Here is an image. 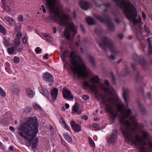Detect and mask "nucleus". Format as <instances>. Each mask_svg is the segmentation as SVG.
I'll list each match as a JSON object with an SVG mask.
<instances>
[{
	"label": "nucleus",
	"instance_id": "1",
	"mask_svg": "<svg viewBox=\"0 0 152 152\" xmlns=\"http://www.w3.org/2000/svg\"><path fill=\"white\" fill-rule=\"evenodd\" d=\"M103 102L105 106L106 111L108 112L111 115V119L112 121L115 120L117 116L121 123L125 127L124 129L122 127L120 128L122 134L125 138V140L128 143L132 142L137 145L138 143L140 144L142 143L143 138L138 135L136 134L135 137V139L133 138L132 135L128 131L130 130L132 133H137V130L138 128L137 120L135 115L131 116L132 111L129 108L124 110V106L122 102H118L116 104L118 112L120 114L115 113L112 107L110 104L106 103V101L104 98Z\"/></svg>",
	"mask_w": 152,
	"mask_h": 152
},
{
	"label": "nucleus",
	"instance_id": "2",
	"mask_svg": "<svg viewBox=\"0 0 152 152\" xmlns=\"http://www.w3.org/2000/svg\"><path fill=\"white\" fill-rule=\"evenodd\" d=\"M46 5L50 12L53 14L51 15L47 19L48 22H50V20L53 21L59 20L60 25L63 26L65 23V20H66L69 18V15L63 14L61 16L60 9L58 7L56 9V6L58 0H45Z\"/></svg>",
	"mask_w": 152,
	"mask_h": 152
},
{
	"label": "nucleus",
	"instance_id": "3",
	"mask_svg": "<svg viewBox=\"0 0 152 152\" xmlns=\"http://www.w3.org/2000/svg\"><path fill=\"white\" fill-rule=\"evenodd\" d=\"M75 50H72L70 53V62L72 65L71 69L74 74L77 75L78 78L82 77L83 79H85L88 76L87 68L85 64H80L76 58H80V57L75 55Z\"/></svg>",
	"mask_w": 152,
	"mask_h": 152
},
{
	"label": "nucleus",
	"instance_id": "4",
	"mask_svg": "<svg viewBox=\"0 0 152 152\" xmlns=\"http://www.w3.org/2000/svg\"><path fill=\"white\" fill-rule=\"evenodd\" d=\"M116 3V5L119 6L121 8L124 7L123 12L126 18L130 20L133 19V25H141V19L138 20L136 18L137 12L136 8L134 5L130 1H128L127 4H126L124 1L123 3L118 4L120 2V0H113Z\"/></svg>",
	"mask_w": 152,
	"mask_h": 152
},
{
	"label": "nucleus",
	"instance_id": "5",
	"mask_svg": "<svg viewBox=\"0 0 152 152\" xmlns=\"http://www.w3.org/2000/svg\"><path fill=\"white\" fill-rule=\"evenodd\" d=\"M37 116L29 117V135L36 137L39 132V122Z\"/></svg>",
	"mask_w": 152,
	"mask_h": 152
},
{
	"label": "nucleus",
	"instance_id": "6",
	"mask_svg": "<svg viewBox=\"0 0 152 152\" xmlns=\"http://www.w3.org/2000/svg\"><path fill=\"white\" fill-rule=\"evenodd\" d=\"M99 45L105 53L107 51L106 47L108 48L112 53L115 52L114 45L112 40L108 37L105 36L103 37L102 42L99 43Z\"/></svg>",
	"mask_w": 152,
	"mask_h": 152
},
{
	"label": "nucleus",
	"instance_id": "7",
	"mask_svg": "<svg viewBox=\"0 0 152 152\" xmlns=\"http://www.w3.org/2000/svg\"><path fill=\"white\" fill-rule=\"evenodd\" d=\"M25 122L22 123L18 129L19 135L24 138L27 143L28 142V118L25 119Z\"/></svg>",
	"mask_w": 152,
	"mask_h": 152
},
{
	"label": "nucleus",
	"instance_id": "8",
	"mask_svg": "<svg viewBox=\"0 0 152 152\" xmlns=\"http://www.w3.org/2000/svg\"><path fill=\"white\" fill-rule=\"evenodd\" d=\"M99 80V76L96 75L92 77L90 80V82L92 83V84H89L88 81L86 80L83 82V85L85 87L91 89L92 92L94 93V94L96 95L98 94V91L96 90V84L98 83Z\"/></svg>",
	"mask_w": 152,
	"mask_h": 152
},
{
	"label": "nucleus",
	"instance_id": "9",
	"mask_svg": "<svg viewBox=\"0 0 152 152\" xmlns=\"http://www.w3.org/2000/svg\"><path fill=\"white\" fill-rule=\"evenodd\" d=\"M133 58L135 62L142 65L144 69L148 70V64L146 61L143 56H138L136 53H134L133 55Z\"/></svg>",
	"mask_w": 152,
	"mask_h": 152
},
{
	"label": "nucleus",
	"instance_id": "10",
	"mask_svg": "<svg viewBox=\"0 0 152 152\" xmlns=\"http://www.w3.org/2000/svg\"><path fill=\"white\" fill-rule=\"evenodd\" d=\"M118 137L117 130L116 129L112 130L110 136L106 137L107 143L109 145L114 144L116 143Z\"/></svg>",
	"mask_w": 152,
	"mask_h": 152
},
{
	"label": "nucleus",
	"instance_id": "11",
	"mask_svg": "<svg viewBox=\"0 0 152 152\" xmlns=\"http://www.w3.org/2000/svg\"><path fill=\"white\" fill-rule=\"evenodd\" d=\"M70 32L73 37H74L77 33L75 25L73 24H70L68 29H65L64 31V35L65 37L68 39H69L70 38Z\"/></svg>",
	"mask_w": 152,
	"mask_h": 152
},
{
	"label": "nucleus",
	"instance_id": "12",
	"mask_svg": "<svg viewBox=\"0 0 152 152\" xmlns=\"http://www.w3.org/2000/svg\"><path fill=\"white\" fill-rule=\"evenodd\" d=\"M29 145L31 146L32 149H36L39 142V137H33L32 135H29Z\"/></svg>",
	"mask_w": 152,
	"mask_h": 152
},
{
	"label": "nucleus",
	"instance_id": "13",
	"mask_svg": "<svg viewBox=\"0 0 152 152\" xmlns=\"http://www.w3.org/2000/svg\"><path fill=\"white\" fill-rule=\"evenodd\" d=\"M43 80L46 82L51 84L54 82V78L52 75L48 72L43 73Z\"/></svg>",
	"mask_w": 152,
	"mask_h": 152
},
{
	"label": "nucleus",
	"instance_id": "14",
	"mask_svg": "<svg viewBox=\"0 0 152 152\" xmlns=\"http://www.w3.org/2000/svg\"><path fill=\"white\" fill-rule=\"evenodd\" d=\"M79 4L80 7L84 10H87L91 7L90 2L83 0L79 1Z\"/></svg>",
	"mask_w": 152,
	"mask_h": 152
},
{
	"label": "nucleus",
	"instance_id": "15",
	"mask_svg": "<svg viewBox=\"0 0 152 152\" xmlns=\"http://www.w3.org/2000/svg\"><path fill=\"white\" fill-rule=\"evenodd\" d=\"M102 15L105 17L104 18L102 16L99 15H95V17L97 19L102 23H105L107 21V19H111L110 17L107 15L106 13L104 12L103 13Z\"/></svg>",
	"mask_w": 152,
	"mask_h": 152
},
{
	"label": "nucleus",
	"instance_id": "16",
	"mask_svg": "<svg viewBox=\"0 0 152 152\" xmlns=\"http://www.w3.org/2000/svg\"><path fill=\"white\" fill-rule=\"evenodd\" d=\"M71 126L72 129L75 132H80L81 130L80 126L74 121H72L70 122Z\"/></svg>",
	"mask_w": 152,
	"mask_h": 152
},
{
	"label": "nucleus",
	"instance_id": "17",
	"mask_svg": "<svg viewBox=\"0 0 152 152\" xmlns=\"http://www.w3.org/2000/svg\"><path fill=\"white\" fill-rule=\"evenodd\" d=\"M62 94L63 98L65 99H68L74 98L73 96L71 94V91L68 89L64 90L63 91Z\"/></svg>",
	"mask_w": 152,
	"mask_h": 152
},
{
	"label": "nucleus",
	"instance_id": "18",
	"mask_svg": "<svg viewBox=\"0 0 152 152\" xmlns=\"http://www.w3.org/2000/svg\"><path fill=\"white\" fill-rule=\"evenodd\" d=\"M131 66L132 69L136 73L135 77L136 81L138 83L140 82L142 80V77L140 76L139 71L136 68V65L134 64H131Z\"/></svg>",
	"mask_w": 152,
	"mask_h": 152
},
{
	"label": "nucleus",
	"instance_id": "19",
	"mask_svg": "<svg viewBox=\"0 0 152 152\" xmlns=\"http://www.w3.org/2000/svg\"><path fill=\"white\" fill-rule=\"evenodd\" d=\"M79 105L78 104L75 103L73 106L72 108V113H77V115H80L81 113V111L79 110Z\"/></svg>",
	"mask_w": 152,
	"mask_h": 152
},
{
	"label": "nucleus",
	"instance_id": "20",
	"mask_svg": "<svg viewBox=\"0 0 152 152\" xmlns=\"http://www.w3.org/2000/svg\"><path fill=\"white\" fill-rule=\"evenodd\" d=\"M39 89L40 92L44 96L48 98L49 97V94L47 90L42 87H39Z\"/></svg>",
	"mask_w": 152,
	"mask_h": 152
},
{
	"label": "nucleus",
	"instance_id": "21",
	"mask_svg": "<svg viewBox=\"0 0 152 152\" xmlns=\"http://www.w3.org/2000/svg\"><path fill=\"white\" fill-rule=\"evenodd\" d=\"M58 89L56 88L52 89L51 92V96L53 100H56L58 96Z\"/></svg>",
	"mask_w": 152,
	"mask_h": 152
},
{
	"label": "nucleus",
	"instance_id": "22",
	"mask_svg": "<svg viewBox=\"0 0 152 152\" xmlns=\"http://www.w3.org/2000/svg\"><path fill=\"white\" fill-rule=\"evenodd\" d=\"M105 23H107V26L108 30L110 31H112L115 29V26L111 22V20L107 19V21Z\"/></svg>",
	"mask_w": 152,
	"mask_h": 152
},
{
	"label": "nucleus",
	"instance_id": "23",
	"mask_svg": "<svg viewBox=\"0 0 152 152\" xmlns=\"http://www.w3.org/2000/svg\"><path fill=\"white\" fill-rule=\"evenodd\" d=\"M63 136L64 138L69 143L72 142V138L70 135L68 133H65L63 134Z\"/></svg>",
	"mask_w": 152,
	"mask_h": 152
},
{
	"label": "nucleus",
	"instance_id": "24",
	"mask_svg": "<svg viewBox=\"0 0 152 152\" xmlns=\"http://www.w3.org/2000/svg\"><path fill=\"white\" fill-rule=\"evenodd\" d=\"M129 90L128 89H124L123 90V97L125 102L126 104L128 103V101L126 97V94L128 92Z\"/></svg>",
	"mask_w": 152,
	"mask_h": 152
},
{
	"label": "nucleus",
	"instance_id": "25",
	"mask_svg": "<svg viewBox=\"0 0 152 152\" xmlns=\"http://www.w3.org/2000/svg\"><path fill=\"white\" fill-rule=\"evenodd\" d=\"M138 105L139 109L141 113L143 115L146 114V111L145 107L143 105H142L140 102H138Z\"/></svg>",
	"mask_w": 152,
	"mask_h": 152
},
{
	"label": "nucleus",
	"instance_id": "26",
	"mask_svg": "<svg viewBox=\"0 0 152 152\" xmlns=\"http://www.w3.org/2000/svg\"><path fill=\"white\" fill-rule=\"evenodd\" d=\"M86 20L88 25H93L95 24L94 19L91 17H88L86 18Z\"/></svg>",
	"mask_w": 152,
	"mask_h": 152
},
{
	"label": "nucleus",
	"instance_id": "27",
	"mask_svg": "<svg viewBox=\"0 0 152 152\" xmlns=\"http://www.w3.org/2000/svg\"><path fill=\"white\" fill-rule=\"evenodd\" d=\"M4 41V45L6 47H9L11 46V45L9 43L10 41V39L9 37H3Z\"/></svg>",
	"mask_w": 152,
	"mask_h": 152
},
{
	"label": "nucleus",
	"instance_id": "28",
	"mask_svg": "<svg viewBox=\"0 0 152 152\" xmlns=\"http://www.w3.org/2000/svg\"><path fill=\"white\" fill-rule=\"evenodd\" d=\"M88 58L89 61L91 63L92 65L94 66H95L96 65V63L94 58L90 55H88Z\"/></svg>",
	"mask_w": 152,
	"mask_h": 152
},
{
	"label": "nucleus",
	"instance_id": "29",
	"mask_svg": "<svg viewBox=\"0 0 152 152\" xmlns=\"http://www.w3.org/2000/svg\"><path fill=\"white\" fill-rule=\"evenodd\" d=\"M32 106L34 109L36 110H39L41 111L42 109L41 106L37 103H34L32 104Z\"/></svg>",
	"mask_w": 152,
	"mask_h": 152
},
{
	"label": "nucleus",
	"instance_id": "30",
	"mask_svg": "<svg viewBox=\"0 0 152 152\" xmlns=\"http://www.w3.org/2000/svg\"><path fill=\"white\" fill-rule=\"evenodd\" d=\"M5 20L8 21L10 24H13L15 23L14 20L9 17H5Z\"/></svg>",
	"mask_w": 152,
	"mask_h": 152
},
{
	"label": "nucleus",
	"instance_id": "31",
	"mask_svg": "<svg viewBox=\"0 0 152 152\" xmlns=\"http://www.w3.org/2000/svg\"><path fill=\"white\" fill-rule=\"evenodd\" d=\"M110 76L111 77L112 79L111 82L112 83L114 84H116V80L113 74V73L112 72H110Z\"/></svg>",
	"mask_w": 152,
	"mask_h": 152
},
{
	"label": "nucleus",
	"instance_id": "32",
	"mask_svg": "<svg viewBox=\"0 0 152 152\" xmlns=\"http://www.w3.org/2000/svg\"><path fill=\"white\" fill-rule=\"evenodd\" d=\"M2 7L7 12H9L10 10V9L5 3L3 4Z\"/></svg>",
	"mask_w": 152,
	"mask_h": 152
},
{
	"label": "nucleus",
	"instance_id": "33",
	"mask_svg": "<svg viewBox=\"0 0 152 152\" xmlns=\"http://www.w3.org/2000/svg\"><path fill=\"white\" fill-rule=\"evenodd\" d=\"M14 45L15 47H18L20 44V39H15L14 41Z\"/></svg>",
	"mask_w": 152,
	"mask_h": 152
},
{
	"label": "nucleus",
	"instance_id": "34",
	"mask_svg": "<svg viewBox=\"0 0 152 152\" xmlns=\"http://www.w3.org/2000/svg\"><path fill=\"white\" fill-rule=\"evenodd\" d=\"M15 50V48L14 47H11L8 48L7 49V51L8 53L10 54H12Z\"/></svg>",
	"mask_w": 152,
	"mask_h": 152
},
{
	"label": "nucleus",
	"instance_id": "35",
	"mask_svg": "<svg viewBox=\"0 0 152 152\" xmlns=\"http://www.w3.org/2000/svg\"><path fill=\"white\" fill-rule=\"evenodd\" d=\"M35 95V93L34 91L29 88V97L32 98Z\"/></svg>",
	"mask_w": 152,
	"mask_h": 152
},
{
	"label": "nucleus",
	"instance_id": "36",
	"mask_svg": "<svg viewBox=\"0 0 152 152\" xmlns=\"http://www.w3.org/2000/svg\"><path fill=\"white\" fill-rule=\"evenodd\" d=\"M0 31L5 34L6 32V29L2 25L0 24Z\"/></svg>",
	"mask_w": 152,
	"mask_h": 152
},
{
	"label": "nucleus",
	"instance_id": "37",
	"mask_svg": "<svg viewBox=\"0 0 152 152\" xmlns=\"http://www.w3.org/2000/svg\"><path fill=\"white\" fill-rule=\"evenodd\" d=\"M88 140L89 141V144L93 147H95V144L93 140H92V139L91 138L89 137L88 138Z\"/></svg>",
	"mask_w": 152,
	"mask_h": 152
},
{
	"label": "nucleus",
	"instance_id": "38",
	"mask_svg": "<svg viewBox=\"0 0 152 152\" xmlns=\"http://www.w3.org/2000/svg\"><path fill=\"white\" fill-rule=\"evenodd\" d=\"M61 120L62 121V123L63 124H64V128L65 129L67 130L68 131H69V128L67 126V125L66 124V123L65 122V121H64V120L62 118H61Z\"/></svg>",
	"mask_w": 152,
	"mask_h": 152
},
{
	"label": "nucleus",
	"instance_id": "39",
	"mask_svg": "<svg viewBox=\"0 0 152 152\" xmlns=\"http://www.w3.org/2000/svg\"><path fill=\"white\" fill-rule=\"evenodd\" d=\"M61 142L62 144L64 146H65L67 149H68V148H69L68 145L66 143V142L64 140L62 139L61 140Z\"/></svg>",
	"mask_w": 152,
	"mask_h": 152
},
{
	"label": "nucleus",
	"instance_id": "40",
	"mask_svg": "<svg viewBox=\"0 0 152 152\" xmlns=\"http://www.w3.org/2000/svg\"><path fill=\"white\" fill-rule=\"evenodd\" d=\"M148 133L147 132L144 131L142 132V137L145 140L148 137Z\"/></svg>",
	"mask_w": 152,
	"mask_h": 152
},
{
	"label": "nucleus",
	"instance_id": "41",
	"mask_svg": "<svg viewBox=\"0 0 152 152\" xmlns=\"http://www.w3.org/2000/svg\"><path fill=\"white\" fill-rule=\"evenodd\" d=\"M68 53L69 52L67 50H65L62 54H61V56H63V57L64 58H67V57L68 56L66 54H68Z\"/></svg>",
	"mask_w": 152,
	"mask_h": 152
},
{
	"label": "nucleus",
	"instance_id": "42",
	"mask_svg": "<svg viewBox=\"0 0 152 152\" xmlns=\"http://www.w3.org/2000/svg\"><path fill=\"white\" fill-rule=\"evenodd\" d=\"M0 94L2 97L6 96V93L4 90L0 87Z\"/></svg>",
	"mask_w": 152,
	"mask_h": 152
},
{
	"label": "nucleus",
	"instance_id": "43",
	"mask_svg": "<svg viewBox=\"0 0 152 152\" xmlns=\"http://www.w3.org/2000/svg\"><path fill=\"white\" fill-rule=\"evenodd\" d=\"M41 51L42 50L39 47H37L35 49V52L37 54H39Z\"/></svg>",
	"mask_w": 152,
	"mask_h": 152
},
{
	"label": "nucleus",
	"instance_id": "44",
	"mask_svg": "<svg viewBox=\"0 0 152 152\" xmlns=\"http://www.w3.org/2000/svg\"><path fill=\"white\" fill-rule=\"evenodd\" d=\"M143 28L145 31L146 33H150V31L149 28L146 25H145L144 26Z\"/></svg>",
	"mask_w": 152,
	"mask_h": 152
},
{
	"label": "nucleus",
	"instance_id": "45",
	"mask_svg": "<svg viewBox=\"0 0 152 152\" xmlns=\"http://www.w3.org/2000/svg\"><path fill=\"white\" fill-rule=\"evenodd\" d=\"M22 35V34L21 33L20 31H18L16 34L17 39H20L21 38Z\"/></svg>",
	"mask_w": 152,
	"mask_h": 152
},
{
	"label": "nucleus",
	"instance_id": "46",
	"mask_svg": "<svg viewBox=\"0 0 152 152\" xmlns=\"http://www.w3.org/2000/svg\"><path fill=\"white\" fill-rule=\"evenodd\" d=\"M13 60L14 62L15 63L17 64L19 62L20 59L18 57H15L14 58Z\"/></svg>",
	"mask_w": 152,
	"mask_h": 152
},
{
	"label": "nucleus",
	"instance_id": "47",
	"mask_svg": "<svg viewBox=\"0 0 152 152\" xmlns=\"http://www.w3.org/2000/svg\"><path fill=\"white\" fill-rule=\"evenodd\" d=\"M148 53L151 54L152 53V45H151V44L150 45H148Z\"/></svg>",
	"mask_w": 152,
	"mask_h": 152
},
{
	"label": "nucleus",
	"instance_id": "48",
	"mask_svg": "<svg viewBox=\"0 0 152 152\" xmlns=\"http://www.w3.org/2000/svg\"><path fill=\"white\" fill-rule=\"evenodd\" d=\"M21 28V26L20 25H17L15 26V30L16 31L20 30Z\"/></svg>",
	"mask_w": 152,
	"mask_h": 152
},
{
	"label": "nucleus",
	"instance_id": "49",
	"mask_svg": "<svg viewBox=\"0 0 152 152\" xmlns=\"http://www.w3.org/2000/svg\"><path fill=\"white\" fill-rule=\"evenodd\" d=\"M89 96L88 95H84L82 96V98L84 100H87L89 98Z\"/></svg>",
	"mask_w": 152,
	"mask_h": 152
},
{
	"label": "nucleus",
	"instance_id": "50",
	"mask_svg": "<svg viewBox=\"0 0 152 152\" xmlns=\"http://www.w3.org/2000/svg\"><path fill=\"white\" fill-rule=\"evenodd\" d=\"M139 148L140 150V152H147L146 151H145V148L144 146H140L139 147Z\"/></svg>",
	"mask_w": 152,
	"mask_h": 152
},
{
	"label": "nucleus",
	"instance_id": "51",
	"mask_svg": "<svg viewBox=\"0 0 152 152\" xmlns=\"http://www.w3.org/2000/svg\"><path fill=\"white\" fill-rule=\"evenodd\" d=\"M80 28L81 30L84 33L86 31L85 30V28L83 25L81 24H80Z\"/></svg>",
	"mask_w": 152,
	"mask_h": 152
},
{
	"label": "nucleus",
	"instance_id": "52",
	"mask_svg": "<svg viewBox=\"0 0 152 152\" xmlns=\"http://www.w3.org/2000/svg\"><path fill=\"white\" fill-rule=\"evenodd\" d=\"M18 19L19 21L20 22L22 21L23 20V16L21 15H19L18 17Z\"/></svg>",
	"mask_w": 152,
	"mask_h": 152
},
{
	"label": "nucleus",
	"instance_id": "53",
	"mask_svg": "<svg viewBox=\"0 0 152 152\" xmlns=\"http://www.w3.org/2000/svg\"><path fill=\"white\" fill-rule=\"evenodd\" d=\"M125 75H126L129 74L130 72L129 70V68L128 67H126L125 70Z\"/></svg>",
	"mask_w": 152,
	"mask_h": 152
},
{
	"label": "nucleus",
	"instance_id": "54",
	"mask_svg": "<svg viewBox=\"0 0 152 152\" xmlns=\"http://www.w3.org/2000/svg\"><path fill=\"white\" fill-rule=\"evenodd\" d=\"M104 83L106 85L107 87H109L110 86V84L108 81L107 80H105L104 81Z\"/></svg>",
	"mask_w": 152,
	"mask_h": 152
},
{
	"label": "nucleus",
	"instance_id": "55",
	"mask_svg": "<svg viewBox=\"0 0 152 152\" xmlns=\"http://www.w3.org/2000/svg\"><path fill=\"white\" fill-rule=\"evenodd\" d=\"M41 7H42V8H41L40 9L41 10V9H42L43 12L44 13H46V9H45V7L43 5H42Z\"/></svg>",
	"mask_w": 152,
	"mask_h": 152
},
{
	"label": "nucleus",
	"instance_id": "56",
	"mask_svg": "<svg viewBox=\"0 0 152 152\" xmlns=\"http://www.w3.org/2000/svg\"><path fill=\"white\" fill-rule=\"evenodd\" d=\"M103 5L107 8L109 7H110V4L108 3H104L103 4Z\"/></svg>",
	"mask_w": 152,
	"mask_h": 152
},
{
	"label": "nucleus",
	"instance_id": "57",
	"mask_svg": "<svg viewBox=\"0 0 152 152\" xmlns=\"http://www.w3.org/2000/svg\"><path fill=\"white\" fill-rule=\"evenodd\" d=\"M142 16L144 20H146V15L143 11L142 12Z\"/></svg>",
	"mask_w": 152,
	"mask_h": 152
},
{
	"label": "nucleus",
	"instance_id": "58",
	"mask_svg": "<svg viewBox=\"0 0 152 152\" xmlns=\"http://www.w3.org/2000/svg\"><path fill=\"white\" fill-rule=\"evenodd\" d=\"M13 92L15 94H17L19 92V90L18 89H16L13 91Z\"/></svg>",
	"mask_w": 152,
	"mask_h": 152
},
{
	"label": "nucleus",
	"instance_id": "59",
	"mask_svg": "<svg viewBox=\"0 0 152 152\" xmlns=\"http://www.w3.org/2000/svg\"><path fill=\"white\" fill-rule=\"evenodd\" d=\"M93 126L95 128L98 129L99 128V125L96 123H94L93 124Z\"/></svg>",
	"mask_w": 152,
	"mask_h": 152
},
{
	"label": "nucleus",
	"instance_id": "60",
	"mask_svg": "<svg viewBox=\"0 0 152 152\" xmlns=\"http://www.w3.org/2000/svg\"><path fill=\"white\" fill-rule=\"evenodd\" d=\"M118 37L120 39H122L124 38V35L122 34H119L118 35Z\"/></svg>",
	"mask_w": 152,
	"mask_h": 152
},
{
	"label": "nucleus",
	"instance_id": "61",
	"mask_svg": "<svg viewBox=\"0 0 152 152\" xmlns=\"http://www.w3.org/2000/svg\"><path fill=\"white\" fill-rule=\"evenodd\" d=\"M75 45L76 46H79L80 45V40H78V41L75 42Z\"/></svg>",
	"mask_w": 152,
	"mask_h": 152
},
{
	"label": "nucleus",
	"instance_id": "62",
	"mask_svg": "<svg viewBox=\"0 0 152 152\" xmlns=\"http://www.w3.org/2000/svg\"><path fill=\"white\" fill-rule=\"evenodd\" d=\"M9 129L12 132H15V128L13 127L12 126H10L9 127Z\"/></svg>",
	"mask_w": 152,
	"mask_h": 152
},
{
	"label": "nucleus",
	"instance_id": "63",
	"mask_svg": "<svg viewBox=\"0 0 152 152\" xmlns=\"http://www.w3.org/2000/svg\"><path fill=\"white\" fill-rule=\"evenodd\" d=\"M102 89L105 92H107L108 91V88H106L104 87H103Z\"/></svg>",
	"mask_w": 152,
	"mask_h": 152
},
{
	"label": "nucleus",
	"instance_id": "64",
	"mask_svg": "<svg viewBox=\"0 0 152 152\" xmlns=\"http://www.w3.org/2000/svg\"><path fill=\"white\" fill-rule=\"evenodd\" d=\"M82 118L85 119L86 120L88 118V117L87 115H84L82 117Z\"/></svg>",
	"mask_w": 152,
	"mask_h": 152
}]
</instances>
